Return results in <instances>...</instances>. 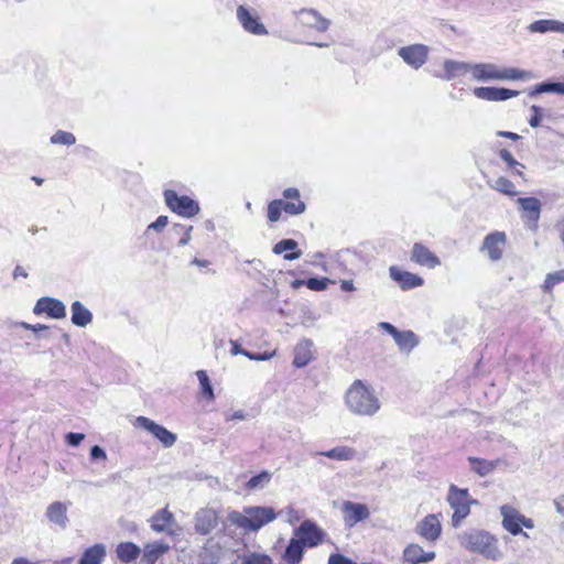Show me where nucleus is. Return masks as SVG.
Wrapping results in <instances>:
<instances>
[{"label":"nucleus","instance_id":"1","mask_svg":"<svg viewBox=\"0 0 564 564\" xmlns=\"http://www.w3.org/2000/svg\"><path fill=\"white\" fill-rule=\"evenodd\" d=\"M347 409L358 416H373L381 409L376 390L365 381L355 380L345 393Z\"/></svg>","mask_w":564,"mask_h":564},{"label":"nucleus","instance_id":"2","mask_svg":"<svg viewBox=\"0 0 564 564\" xmlns=\"http://www.w3.org/2000/svg\"><path fill=\"white\" fill-rule=\"evenodd\" d=\"M458 542L465 550L482 555L491 561L502 558L498 539L486 530L468 529L458 534Z\"/></svg>","mask_w":564,"mask_h":564},{"label":"nucleus","instance_id":"3","mask_svg":"<svg viewBox=\"0 0 564 564\" xmlns=\"http://www.w3.org/2000/svg\"><path fill=\"white\" fill-rule=\"evenodd\" d=\"M275 519V512L269 507H246L242 512L230 511L228 520L245 531H258Z\"/></svg>","mask_w":564,"mask_h":564},{"label":"nucleus","instance_id":"4","mask_svg":"<svg viewBox=\"0 0 564 564\" xmlns=\"http://www.w3.org/2000/svg\"><path fill=\"white\" fill-rule=\"evenodd\" d=\"M470 72L474 79L479 82L489 80H525L531 73L514 67L499 68L491 63L470 64Z\"/></svg>","mask_w":564,"mask_h":564},{"label":"nucleus","instance_id":"5","mask_svg":"<svg viewBox=\"0 0 564 564\" xmlns=\"http://www.w3.org/2000/svg\"><path fill=\"white\" fill-rule=\"evenodd\" d=\"M447 501L454 510L452 516L454 528L460 525L462 521L470 513V503L476 502L469 499L468 489H460L455 485L449 486Z\"/></svg>","mask_w":564,"mask_h":564},{"label":"nucleus","instance_id":"6","mask_svg":"<svg viewBox=\"0 0 564 564\" xmlns=\"http://www.w3.org/2000/svg\"><path fill=\"white\" fill-rule=\"evenodd\" d=\"M164 198L169 208L183 217L191 218L199 213L198 204L188 196H178L176 192L166 189Z\"/></svg>","mask_w":564,"mask_h":564},{"label":"nucleus","instance_id":"7","mask_svg":"<svg viewBox=\"0 0 564 564\" xmlns=\"http://www.w3.org/2000/svg\"><path fill=\"white\" fill-rule=\"evenodd\" d=\"M295 538H297L304 546L315 547L319 545L326 533L317 524L311 520H304L299 528L294 531Z\"/></svg>","mask_w":564,"mask_h":564},{"label":"nucleus","instance_id":"8","mask_svg":"<svg viewBox=\"0 0 564 564\" xmlns=\"http://www.w3.org/2000/svg\"><path fill=\"white\" fill-rule=\"evenodd\" d=\"M134 425L151 433L165 447H171L176 442V435L174 433L170 432L164 426L155 423L149 417L138 416L135 419Z\"/></svg>","mask_w":564,"mask_h":564},{"label":"nucleus","instance_id":"9","mask_svg":"<svg viewBox=\"0 0 564 564\" xmlns=\"http://www.w3.org/2000/svg\"><path fill=\"white\" fill-rule=\"evenodd\" d=\"M430 50L424 44H411L398 50V55L414 69L422 67L429 57Z\"/></svg>","mask_w":564,"mask_h":564},{"label":"nucleus","instance_id":"10","mask_svg":"<svg viewBox=\"0 0 564 564\" xmlns=\"http://www.w3.org/2000/svg\"><path fill=\"white\" fill-rule=\"evenodd\" d=\"M237 19L243 30L254 35H264L268 33L265 26L260 22L259 15L254 10L245 6L237 8Z\"/></svg>","mask_w":564,"mask_h":564},{"label":"nucleus","instance_id":"11","mask_svg":"<svg viewBox=\"0 0 564 564\" xmlns=\"http://www.w3.org/2000/svg\"><path fill=\"white\" fill-rule=\"evenodd\" d=\"M296 21L304 28L313 29L318 32H325L330 25V21L322 17L316 10L302 9L296 13Z\"/></svg>","mask_w":564,"mask_h":564},{"label":"nucleus","instance_id":"12","mask_svg":"<svg viewBox=\"0 0 564 564\" xmlns=\"http://www.w3.org/2000/svg\"><path fill=\"white\" fill-rule=\"evenodd\" d=\"M506 242L507 236L503 231H494L485 237L481 250L487 251L491 261H498L502 258Z\"/></svg>","mask_w":564,"mask_h":564},{"label":"nucleus","instance_id":"13","mask_svg":"<svg viewBox=\"0 0 564 564\" xmlns=\"http://www.w3.org/2000/svg\"><path fill=\"white\" fill-rule=\"evenodd\" d=\"M33 313L41 315L46 313L50 317L61 319L66 316V307L64 303L53 297H41L37 300Z\"/></svg>","mask_w":564,"mask_h":564},{"label":"nucleus","instance_id":"14","mask_svg":"<svg viewBox=\"0 0 564 564\" xmlns=\"http://www.w3.org/2000/svg\"><path fill=\"white\" fill-rule=\"evenodd\" d=\"M315 358V349L313 340L308 338L301 339L293 350V366L303 368Z\"/></svg>","mask_w":564,"mask_h":564},{"label":"nucleus","instance_id":"15","mask_svg":"<svg viewBox=\"0 0 564 564\" xmlns=\"http://www.w3.org/2000/svg\"><path fill=\"white\" fill-rule=\"evenodd\" d=\"M520 93L502 87H476L474 95L482 100L488 101H503L517 97Z\"/></svg>","mask_w":564,"mask_h":564},{"label":"nucleus","instance_id":"16","mask_svg":"<svg viewBox=\"0 0 564 564\" xmlns=\"http://www.w3.org/2000/svg\"><path fill=\"white\" fill-rule=\"evenodd\" d=\"M416 532L426 541L435 542L442 532V525L435 514H429L417 523Z\"/></svg>","mask_w":564,"mask_h":564},{"label":"nucleus","instance_id":"17","mask_svg":"<svg viewBox=\"0 0 564 564\" xmlns=\"http://www.w3.org/2000/svg\"><path fill=\"white\" fill-rule=\"evenodd\" d=\"M389 274L404 291L421 286L424 283L421 276L408 271H402L395 265L390 267Z\"/></svg>","mask_w":564,"mask_h":564},{"label":"nucleus","instance_id":"18","mask_svg":"<svg viewBox=\"0 0 564 564\" xmlns=\"http://www.w3.org/2000/svg\"><path fill=\"white\" fill-rule=\"evenodd\" d=\"M411 260L429 269H434L441 264L438 257L420 242L413 245Z\"/></svg>","mask_w":564,"mask_h":564},{"label":"nucleus","instance_id":"19","mask_svg":"<svg viewBox=\"0 0 564 564\" xmlns=\"http://www.w3.org/2000/svg\"><path fill=\"white\" fill-rule=\"evenodd\" d=\"M306 204L301 199L300 192L295 187L284 189V214L301 215L305 212Z\"/></svg>","mask_w":564,"mask_h":564},{"label":"nucleus","instance_id":"20","mask_svg":"<svg viewBox=\"0 0 564 564\" xmlns=\"http://www.w3.org/2000/svg\"><path fill=\"white\" fill-rule=\"evenodd\" d=\"M218 514L215 510L200 509L195 516V529L200 534H207L217 525Z\"/></svg>","mask_w":564,"mask_h":564},{"label":"nucleus","instance_id":"21","mask_svg":"<svg viewBox=\"0 0 564 564\" xmlns=\"http://www.w3.org/2000/svg\"><path fill=\"white\" fill-rule=\"evenodd\" d=\"M45 516L50 522L61 529H65L68 525L67 506L61 501L48 505Z\"/></svg>","mask_w":564,"mask_h":564},{"label":"nucleus","instance_id":"22","mask_svg":"<svg viewBox=\"0 0 564 564\" xmlns=\"http://www.w3.org/2000/svg\"><path fill=\"white\" fill-rule=\"evenodd\" d=\"M343 512L345 514L346 523H349L350 525L369 517V510L367 506L351 501H346L343 505Z\"/></svg>","mask_w":564,"mask_h":564},{"label":"nucleus","instance_id":"23","mask_svg":"<svg viewBox=\"0 0 564 564\" xmlns=\"http://www.w3.org/2000/svg\"><path fill=\"white\" fill-rule=\"evenodd\" d=\"M500 513L502 516V525L503 528L510 532L512 535H517L522 532L520 527V513L512 507L505 505L500 508Z\"/></svg>","mask_w":564,"mask_h":564},{"label":"nucleus","instance_id":"24","mask_svg":"<svg viewBox=\"0 0 564 564\" xmlns=\"http://www.w3.org/2000/svg\"><path fill=\"white\" fill-rule=\"evenodd\" d=\"M520 210L523 213V218L538 223L541 215V202L535 197H519L517 199Z\"/></svg>","mask_w":564,"mask_h":564},{"label":"nucleus","instance_id":"25","mask_svg":"<svg viewBox=\"0 0 564 564\" xmlns=\"http://www.w3.org/2000/svg\"><path fill=\"white\" fill-rule=\"evenodd\" d=\"M304 547V544L297 538H292L284 549V563L300 564L303 558Z\"/></svg>","mask_w":564,"mask_h":564},{"label":"nucleus","instance_id":"26","mask_svg":"<svg viewBox=\"0 0 564 564\" xmlns=\"http://www.w3.org/2000/svg\"><path fill=\"white\" fill-rule=\"evenodd\" d=\"M169 550H170V545L164 542L148 543L143 547L142 560L147 564H154Z\"/></svg>","mask_w":564,"mask_h":564},{"label":"nucleus","instance_id":"27","mask_svg":"<svg viewBox=\"0 0 564 564\" xmlns=\"http://www.w3.org/2000/svg\"><path fill=\"white\" fill-rule=\"evenodd\" d=\"M72 323L78 327H85L93 321L91 312L82 302L75 301L72 306Z\"/></svg>","mask_w":564,"mask_h":564},{"label":"nucleus","instance_id":"28","mask_svg":"<svg viewBox=\"0 0 564 564\" xmlns=\"http://www.w3.org/2000/svg\"><path fill=\"white\" fill-rule=\"evenodd\" d=\"M173 521L174 517L166 508L158 511L150 519L152 530L159 533L167 532Z\"/></svg>","mask_w":564,"mask_h":564},{"label":"nucleus","instance_id":"29","mask_svg":"<svg viewBox=\"0 0 564 564\" xmlns=\"http://www.w3.org/2000/svg\"><path fill=\"white\" fill-rule=\"evenodd\" d=\"M531 33L557 32L564 33V22L557 20H538L528 26Z\"/></svg>","mask_w":564,"mask_h":564},{"label":"nucleus","instance_id":"30","mask_svg":"<svg viewBox=\"0 0 564 564\" xmlns=\"http://www.w3.org/2000/svg\"><path fill=\"white\" fill-rule=\"evenodd\" d=\"M106 557V546L97 543L87 549L78 561V564H101Z\"/></svg>","mask_w":564,"mask_h":564},{"label":"nucleus","instance_id":"31","mask_svg":"<svg viewBox=\"0 0 564 564\" xmlns=\"http://www.w3.org/2000/svg\"><path fill=\"white\" fill-rule=\"evenodd\" d=\"M468 462L473 471L485 477L492 473L498 466L499 460H487L478 457H468Z\"/></svg>","mask_w":564,"mask_h":564},{"label":"nucleus","instance_id":"32","mask_svg":"<svg viewBox=\"0 0 564 564\" xmlns=\"http://www.w3.org/2000/svg\"><path fill=\"white\" fill-rule=\"evenodd\" d=\"M116 552L121 562L130 563L139 557L141 550L132 542H122L118 544Z\"/></svg>","mask_w":564,"mask_h":564},{"label":"nucleus","instance_id":"33","mask_svg":"<svg viewBox=\"0 0 564 564\" xmlns=\"http://www.w3.org/2000/svg\"><path fill=\"white\" fill-rule=\"evenodd\" d=\"M323 456L335 460H351L356 457L357 452L349 446H337L321 453Z\"/></svg>","mask_w":564,"mask_h":564},{"label":"nucleus","instance_id":"34","mask_svg":"<svg viewBox=\"0 0 564 564\" xmlns=\"http://www.w3.org/2000/svg\"><path fill=\"white\" fill-rule=\"evenodd\" d=\"M401 351H412L419 345V338L412 330H401L394 340Z\"/></svg>","mask_w":564,"mask_h":564},{"label":"nucleus","instance_id":"35","mask_svg":"<svg viewBox=\"0 0 564 564\" xmlns=\"http://www.w3.org/2000/svg\"><path fill=\"white\" fill-rule=\"evenodd\" d=\"M444 72L445 74L443 78L449 80L459 74L470 72V64L455 61H446L444 63Z\"/></svg>","mask_w":564,"mask_h":564},{"label":"nucleus","instance_id":"36","mask_svg":"<svg viewBox=\"0 0 564 564\" xmlns=\"http://www.w3.org/2000/svg\"><path fill=\"white\" fill-rule=\"evenodd\" d=\"M488 185L499 192V193H502L505 195H508V196H516L517 195V191H516V187H514V184L508 180L507 177H503V176H500L498 177L497 180L495 181H488Z\"/></svg>","mask_w":564,"mask_h":564},{"label":"nucleus","instance_id":"37","mask_svg":"<svg viewBox=\"0 0 564 564\" xmlns=\"http://www.w3.org/2000/svg\"><path fill=\"white\" fill-rule=\"evenodd\" d=\"M542 93H556L560 95H564V83H552V82H543L535 85L534 89L530 91V96H535Z\"/></svg>","mask_w":564,"mask_h":564},{"label":"nucleus","instance_id":"38","mask_svg":"<svg viewBox=\"0 0 564 564\" xmlns=\"http://www.w3.org/2000/svg\"><path fill=\"white\" fill-rule=\"evenodd\" d=\"M423 549L415 543L409 544L403 551V560L410 564L422 563Z\"/></svg>","mask_w":564,"mask_h":564},{"label":"nucleus","instance_id":"39","mask_svg":"<svg viewBox=\"0 0 564 564\" xmlns=\"http://www.w3.org/2000/svg\"><path fill=\"white\" fill-rule=\"evenodd\" d=\"M196 376L199 381L203 395L213 401L215 395L207 372L205 370H198Z\"/></svg>","mask_w":564,"mask_h":564},{"label":"nucleus","instance_id":"40","mask_svg":"<svg viewBox=\"0 0 564 564\" xmlns=\"http://www.w3.org/2000/svg\"><path fill=\"white\" fill-rule=\"evenodd\" d=\"M271 474L262 471L259 475L251 477L246 486L250 490L261 489L269 484Z\"/></svg>","mask_w":564,"mask_h":564},{"label":"nucleus","instance_id":"41","mask_svg":"<svg viewBox=\"0 0 564 564\" xmlns=\"http://www.w3.org/2000/svg\"><path fill=\"white\" fill-rule=\"evenodd\" d=\"M302 256L297 242L293 239H284V260H295Z\"/></svg>","mask_w":564,"mask_h":564},{"label":"nucleus","instance_id":"42","mask_svg":"<svg viewBox=\"0 0 564 564\" xmlns=\"http://www.w3.org/2000/svg\"><path fill=\"white\" fill-rule=\"evenodd\" d=\"M51 142L53 144L72 145L76 142V138L70 132L58 130L51 137Z\"/></svg>","mask_w":564,"mask_h":564},{"label":"nucleus","instance_id":"43","mask_svg":"<svg viewBox=\"0 0 564 564\" xmlns=\"http://www.w3.org/2000/svg\"><path fill=\"white\" fill-rule=\"evenodd\" d=\"M560 282H564V269L549 273L545 278L543 289L545 292H550Z\"/></svg>","mask_w":564,"mask_h":564},{"label":"nucleus","instance_id":"44","mask_svg":"<svg viewBox=\"0 0 564 564\" xmlns=\"http://www.w3.org/2000/svg\"><path fill=\"white\" fill-rule=\"evenodd\" d=\"M333 283L328 278H310L305 281V285L312 291H324Z\"/></svg>","mask_w":564,"mask_h":564},{"label":"nucleus","instance_id":"45","mask_svg":"<svg viewBox=\"0 0 564 564\" xmlns=\"http://www.w3.org/2000/svg\"><path fill=\"white\" fill-rule=\"evenodd\" d=\"M192 230H193L192 226H184V225H178V224L173 226V231L176 235H181V239L178 241V246H186L191 241V239H192V236H191Z\"/></svg>","mask_w":564,"mask_h":564},{"label":"nucleus","instance_id":"46","mask_svg":"<svg viewBox=\"0 0 564 564\" xmlns=\"http://www.w3.org/2000/svg\"><path fill=\"white\" fill-rule=\"evenodd\" d=\"M242 564H272V561L268 555L250 553L242 557Z\"/></svg>","mask_w":564,"mask_h":564},{"label":"nucleus","instance_id":"47","mask_svg":"<svg viewBox=\"0 0 564 564\" xmlns=\"http://www.w3.org/2000/svg\"><path fill=\"white\" fill-rule=\"evenodd\" d=\"M282 213V199H274L268 207V218L270 221H276L280 219Z\"/></svg>","mask_w":564,"mask_h":564},{"label":"nucleus","instance_id":"48","mask_svg":"<svg viewBox=\"0 0 564 564\" xmlns=\"http://www.w3.org/2000/svg\"><path fill=\"white\" fill-rule=\"evenodd\" d=\"M499 156L501 158V160L503 162L507 163L508 167L509 169H516V167H524L523 164H521L520 162H518L513 155L511 154L510 151H508L507 149H501L499 151Z\"/></svg>","mask_w":564,"mask_h":564},{"label":"nucleus","instance_id":"49","mask_svg":"<svg viewBox=\"0 0 564 564\" xmlns=\"http://www.w3.org/2000/svg\"><path fill=\"white\" fill-rule=\"evenodd\" d=\"M530 110L532 112V116L529 119V124L532 128H536L541 124L543 109L536 105H533L531 106Z\"/></svg>","mask_w":564,"mask_h":564},{"label":"nucleus","instance_id":"50","mask_svg":"<svg viewBox=\"0 0 564 564\" xmlns=\"http://www.w3.org/2000/svg\"><path fill=\"white\" fill-rule=\"evenodd\" d=\"M169 223L167 216H159L158 219L148 226V230L161 232Z\"/></svg>","mask_w":564,"mask_h":564},{"label":"nucleus","instance_id":"51","mask_svg":"<svg viewBox=\"0 0 564 564\" xmlns=\"http://www.w3.org/2000/svg\"><path fill=\"white\" fill-rule=\"evenodd\" d=\"M327 564H356V563L343 554L333 553L329 555Z\"/></svg>","mask_w":564,"mask_h":564},{"label":"nucleus","instance_id":"52","mask_svg":"<svg viewBox=\"0 0 564 564\" xmlns=\"http://www.w3.org/2000/svg\"><path fill=\"white\" fill-rule=\"evenodd\" d=\"M274 355H275V350H273L271 354H267V352L254 354V352H250V351H243V356L248 357L250 360H257V361L270 359Z\"/></svg>","mask_w":564,"mask_h":564},{"label":"nucleus","instance_id":"53","mask_svg":"<svg viewBox=\"0 0 564 564\" xmlns=\"http://www.w3.org/2000/svg\"><path fill=\"white\" fill-rule=\"evenodd\" d=\"M20 326L23 327L24 329L32 330L36 334L46 333L48 330V327L45 325H42V324L32 325V324L22 322V323H20Z\"/></svg>","mask_w":564,"mask_h":564},{"label":"nucleus","instance_id":"54","mask_svg":"<svg viewBox=\"0 0 564 564\" xmlns=\"http://www.w3.org/2000/svg\"><path fill=\"white\" fill-rule=\"evenodd\" d=\"M378 326L381 329L386 330L388 334H390L394 340L398 338L399 334L401 333V330H399L397 327H394L392 324H390L388 322H381V323H379Z\"/></svg>","mask_w":564,"mask_h":564},{"label":"nucleus","instance_id":"55","mask_svg":"<svg viewBox=\"0 0 564 564\" xmlns=\"http://www.w3.org/2000/svg\"><path fill=\"white\" fill-rule=\"evenodd\" d=\"M378 326L381 329L386 330L388 334H390L394 340L398 338L399 334L401 333V330H399L397 327H394L392 324H390L388 322H381V323H379Z\"/></svg>","mask_w":564,"mask_h":564},{"label":"nucleus","instance_id":"56","mask_svg":"<svg viewBox=\"0 0 564 564\" xmlns=\"http://www.w3.org/2000/svg\"><path fill=\"white\" fill-rule=\"evenodd\" d=\"M84 438H85V435L82 433L70 432L66 435V441L72 446H78L83 442Z\"/></svg>","mask_w":564,"mask_h":564},{"label":"nucleus","instance_id":"57","mask_svg":"<svg viewBox=\"0 0 564 564\" xmlns=\"http://www.w3.org/2000/svg\"><path fill=\"white\" fill-rule=\"evenodd\" d=\"M90 457L91 459H101V460H106L107 459V454L106 452L104 451V448H101L100 446L98 445H95L90 448Z\"/></svg>","mask_w":564,"mask_h":564},{"label":"nucleus","instance_id":"58","mask_svg":"<svg viewBox=\"0 0 564 564\" xmlns=\"http://www.w3.org/2000/svg\"><path fill=\"white\" fill-rule=\"evenodd\" d=\"M303 518V513L299 510H295L293 508H289L288 510V521L293 523L296 521H300Z\"/></svg>","mask_w":564,"mask_h":564},{"label":"nucleus","instance_id":"59","mask_svg":"<svg viewBox=\"0 0 564 564\" xmlns=\"http://www.w3.org/2000/svg\"><path fill=\"white\" fill-rule=\"evenodd\" d=\"M497 135L510 139L512 141H518L519 139H521V137L519 134H517L514 132H510V131H498Z\"/></svg>","mask_w":564,"mask_h":564},{"label":"nucleus","instance_id":"60","mask_svg":"<svg viewBox=\"0 0 564 564\" xmlns=\"http://www.w3.org/2000/svg\"><path fill=\"white\" fill-rule=\"evenodd\" d=\"M340 289L345 292H351L355 290L354 283L350 280H343L340 283Z\"/></svg>","mask_w":564,"mask_h":564},{"label":"nucleus","instance_id":"61","mask_svg":"<svg viewBox=\"0 0 564 564\" xmlns=\"http://www.w3.org/2000/svg\"><path fill=\"white\" fill-rule=\"evenodd\" d=\"M434 558H435V552H433V551L425 552L423 550L422 563H429V562L433 561Z\"/></svg>","mask_w":564,"mask_h":564},{"label":"nucleus","instance_id":"62","mask_svg":"<svg viewBox=\"0 0 564 564\" xmlns=\"http://www.w3.org/2000/svg\"><path fill=\"white\" fill-rule=\"evenodd\" d=\"M555 507L557 512L564 516V496H561L557 500H555Z\"/></svg>","mask_w":564,"mask_h":564},{"label":"nucleus","instance_id":"63","mask_svg":"<svg viewBox=\"0 0 564 564\" xmlns=\"http://www.w3.org/2000/svg\"><path fill=\"white\" fill-rule=\"evenodd\" d=\"M192 264L194 265H197V267H202V268H206L210 264V262L208 260H202V259H198V258H194L192 260Z\"/></svg>","mask_w":564,"mask_h":564},{"label":"nucleus","instance_id":"64","mask_svg":"<svg viewBox=\"0 0 564 564\" xmlns=\"http://www.w3.org/2000/svg\"><path fill=\"white\" fill-rule=\"evenodd\" d=\"M556 228H557L558 234H560V239H561L562 243L564 245V218L562 219V221H560L556 225Z\"/></svg>","mask_w":564,"mask_h":564}]
</instances>
